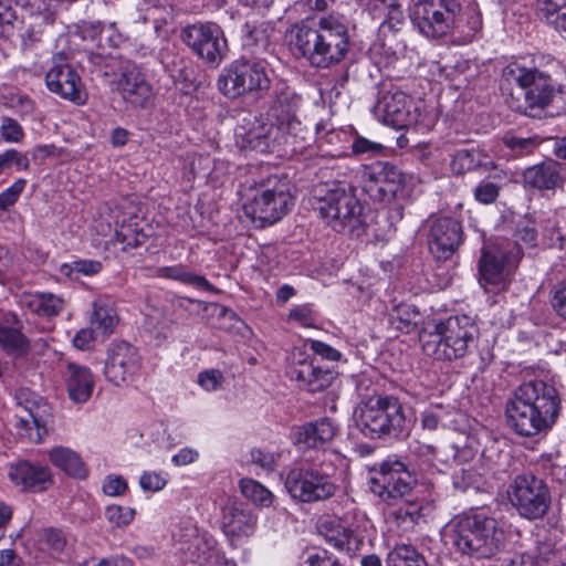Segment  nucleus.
<instances>
[{"mask_svg":"<svg viewBox=\"0 0 566 566\" xmlns=\"http://www.w3.org/2000/svg\"><path fill=\"white\" fill-rule=\"evenodd\" d=\"M516 84L522 91L524 101L514 99L511 108L528 116H535L549 106L557 112H566V69L556 60L549 59L527 63L514 61L502 71V87Z\"/></svg>","mask_w":566,"mask_h":566,"instance_id":"1","label":"nucleus"},{"mask_svg":"<svg viewBox=\"0 0 566 566\" xmlns=\"http://www.w3.org/2000/svg\"><path fill=\"white\" fill-rule=\"evenodd\" d=\"M562 409L557 389L543 380L520 385L506 405L509 426L520 436L533 437L552 428Z\"/></svg>","mask_w":566,"mask_h":566,"instance_id":"2","label":"nucleus"},{"mask_svg":"<svg viewBox=\"0 0 566 566\" xmlns=\"http://www.w3.org/2000/svg\"><path fill=\"white\" fill-rule=\"evenodd\" d=\"M295 49L308 63L318 69H327L342 62L350 48V36L346 24L336 17L318 20L315 27H296Z\"/></svg>","mask_w":566,"mask_h":566,"instance_id":"3","label":"nucleus"},{"mask_svg":"<svg viewBox=\"0 0 566 566\" xmlns=\"http://www.w3.org/2000/svg\"><path fill=\"white\" fill-rule=\"evenodd\" d=\"M442 537L462 555L481 559L491 558L503 548L505 533L494 517L472 513L453 517L443 527Z\"/></svg>","mask_w":566,"mask_h":566,"instance_id":"4","label":"nucleus"},{"mask_svg":"<svg viewBox=\"0 0 566 566\" xmlns=\"http://www.w3.org/2000/svg\"><path fill=\"white\" fill-rule=\"evenodd\" d=\"M479 327L468 315L433 321L420 334L423 353L436 360L453 361L470 355L478 345Z\"/></svg>","mask_w":566,"mask_h":566,"instance_id":"5","label":"nucleus"},{"mask_svg":"<svg viewBox=\"0 0 566 566\" xmlns=\"http://www.w3.org/2000/svg\"><path fill=\"white\" fill-rule=\"evenodd\" d=\"M322 219L337 232H355L361 224L363 207L354 187L346 181L321 182L314 187Z\"/></svg>","mask_w":566,"mask_h":566,"instance_id":"6","label":"nucleus"},{"mask_svg":"<svg viewBox=\"0 0 566 566\" xmlns=\"http://www.w3.org/2000/svg\"><path fill=\"white\" fill-rule=\"evenodd\" d=\"M358 430L367 438L398 437L405 429L403 408L397 398L373 395L363 399L354 410Z\"/></svg>","mask_w":566,"mask_h":566,"instance_id":"7","label":"nucleus"},{"mask_svg":"<svg viewBox=\"0 0 566 566\" xmlns=\"http://www.w3.org/2000/svg\"><path fill=\"white\" fill-rule=\"evenodd\" d=\"M293 206L291 185L286 177L271 176L262 180L243 202L244 214L261 227L281 220Z\"/></svg>","mask_w":566,"mask_h":566,"instance_id":"8","label":"nucleus"},{"mask_svg":"<svg viewBox=\"0 0 566 566\" xmlns=\"http://www.w3.org/2000/svg\"><path fill=\"white\" fill-rule=\"evenodd\" d=\"M219 91L228 98L249 96L264 98L272 85L262 61L235 60L226 66L218 76Z\"/></svg>","mask_w":566,"mask_h":566,"instance_id":"9","label":"nucleus"},{"mask_svg":"<svg viewBox=\"0 0 566 566\" xmlns=\"http://www.w3.org/2000/svg\"><path fill=\"white\" fill-rule=\"evenodd\" d=\"M332 465L305 462L291 469L284 480L287 493L301 503H315L333 497L338 491Z\"/></svg>","mask_w":566,"mask_h":566,"instance_id":"10","label":"nucleus"},{"mask_svg":"<svg viewBox=\"0 0 566 566\" xmlns=\"http://www.w3.org/2000/svg\"><path fill=\"white\" fill-rule=\"evenodd\" d=\"M417 480L398 459L388 458L370 469L369 489L387 505H397L408 497Z\"/></svg>","mask_w":566,"mask_h":566,"instance_id":"11","label":"nucleus"},{"mask_svg":"<svg viewBox=\"0 0 566 566\" xmlns=\"http://www.w3.org/2000/svg\"><path fill=\"white\" fill-rule=\"evenodd\" d=\"M507 497L518 515L528 521L543 518L552 504L547 483L533 473L517 474L509 485Z\"/></svg>","mask_w":566,"mask_h":566,"instance_id":"12","label":"nucleus"},{"mask_svg":"<svg viewBox=\"0 0 566 566\" xmlns=\"http://www.w3.org/2000/svg\"><path fill=\"white\" fill-rule=\"evenodd\" d=\"M462 10L459 0H418L410 13L415 28L429 39H439L450 33Z\"/></svg>","mask_w":566,"mask_h":566,"instance_id":"13","label":"nucleus"},{"mask_svg":"<svg viewBox=\"0 0 566 566\" xmlns=\"http://www.w3.org/2000/svg\"><path fill=\"white\" fill-rule=\"evenodd\" d=\"M181 39L191 52L210 67H218L227 57L229 46L222 28L214 22L185 27Z\"/></svg>","mask_w":566,"mask_h":566,"instance_id":"14","label":"nucleus"},{"mask_svg":"<svg viewBox=\"0 0 566 566\" xmlns=\"http://www.w3.org/2000/svg\"><path fill=\"white\" fill-rule=\"evenodd\" d=\"M17 407L27 416L17 415V426L28 431L29 439L33 442H42L50 433L54 424L52 406L42 397L28 388H19L13 395Z\"/></svg>","mask_w":566,"mask_h":566,"instance_id":"15","label":"nucleus"},{"mask_svg":"<svg viewBox=\"0 0 566 566\" xmlns=\"http://www.w3.org/2000/svg\"><path fill=\"white\" fill-rule=\"evenodd\" d=\"M237 144L241 148H249L260 153L272 151L275 144H294L286 142V135L268 116L247 114L237 124L234 129Z\"/></svg>","mask_w":566,"mask_h":566,"instance_id":"16","label":"nucleus"},{"mask_svg":"<svg viewBox=\"0 0 566 566\" xmlns=\"http://www.w3.org/2000/svg\"><path fill=\"white\" fill-rule=\"evenodd\" d=\"M374 111L386 125L399 129L417 125L422 116L420 106L405 92L394 87L380 93Z\"/></svg>","mask_w":566,"mask_h":566,"instance_id":"17","label":"nucleus"},{"mask_svg":"<svg viewBox=\"0 0 566 566\" xmlns=\"http://www.w3.org/2000/svg\"><path fill=\"white\" fill-rule=\"evenodd\" d=\"M360 179L364 191L375 201H390L403 184V175L398 167L382 161L364 166Z\"/></svg>","mask_w":566,"mask_h":566,"instance_id":"18","label":"nucleus"},{"mask_svg":"<svg viewBox=\"0 0 566 566\" xmlns=\"http://www.w3.org/2000/svg\"><path fill=\"white\" fill-rule=\"evenodd\" d=\"M142 367L138 349L127 342H114L108 346L104 366L105 378L114 386L127 385Z\"/></svg>","mask_w":566,"mask_h":566,"instance_id":"19","label":"nucleus"},{"mask_svg":"<svg viewBox=\"0 0 566 566\" xmlns=\"http://www.w3.org/2000/svg\"><path fill=\"white\" fill-rule=\"evenodd\" d=\"M301 105V96L293 88L284 83L275 85L273 99L268 116L275 119V124L286 135V142L291 139L293 143L303 132V126L296 118V112Z\"/></svg>","mask_w":566,"mask_h":566,"instance_id":"20","label":"nucleus"},{"mask_svg":"<svg viewBox=\"0 0 566 566\" xmlns=\"http://www.w3.org/2000/svg\"><path fill=\"white\" fill-rule=\"evenodd\" d=\"M45 84L50 92L76 105L87 101V93L77 72L64 62L62 55L53 57V65L46 72Z\"/></svg>","mask_w":566,"mask_h":566,"instance_id":"21","label":"nucleus"},{"mask_svg":"<svg viewBox=\"0 0 566 566\" xmlns=\"http://www.w3.org/2000/svg\"><path fill=\"white\" fill-rule=\"evenodd\" d=\"M523 256L518 247L488 245L483 249L479 261L480 279L486 284H497L503 280L504 273H510Z\"/></svg>","mask_w":566,"mask_h":566,"instance_id":"22","label":"nucleus"},{"mask_svg":"<svg viewBox=\"0 0 566 566\" xmlns=\"http://www.w3.org/2000/svg\"><path fill=\"white\" fill-rule=\"evenodd\" d=\"M8 478L22 492H44L53 484V473L50 467L28 460L10 463Z\"/></svg>","mask_w":566,"mask_h":566,"instance_id":"23","label":"nucleus"},{"mask_svg":"<svg viewBox=\"0 0 566 566\" xmlns=\"http://www.w3.org/2000/svg\"><path fill=\"white\" fill-rule=\"evenodd\" d=\"M462 241L461 223L450 217L437 218L432 221L428 235L431 254L439 261L448 260L458 250Z\"/></svg>","mask_w":566,"mask_h":566,"instance_id":"24","label":"nucleus"},{"mask_svg":"<svg viewBox=\"0 0 566 566\" xmlns=\"http://www.w3.org/2000/svg\"><path fill=\"white\" fill-rule=\"evenodd\" d=\"M317 530L328 544L348 556H354L364 545L363 536L350 528L346 520L338 516H322Z\"/></svg>","mask_w":566,"mask_h":566,"instance_id":"25","label":"nucleus"},{"mask_svg":"<svg viewBox=\"0 0 566 566\" xmlns=\"http://www.w3.org/2000/svg\"><path fill=\"white\" fill-rule=\"evenodd\" d=\"M565 179L566 167L551 158L527 167L523 172L524 186L537 190H554L562 187Z\"/></svg>","mask_w":566,"mask_h":566,"instance_id":"26","label":"nucleus"},{"mask_svg":"<svg viewBox=\"0 0 566 566\" xmlns=\"http://www.w3.org/2000/svg\"><path fill=\"white\" fill-rule=\"evenodd\" d=\"M273 32L272 22L255 15L249 17L241 28L242 45L251 54L262 55L270 50Z\"/></svg>","mask_w":566,"mask_h":566,"instance_id":"27","label":"nucleus"},{"mask_svg":"<svg viewBox=\"0 0 566 566\" xmlns=\"http://www.w3.org/2000/svg\"><path fill=\"white\" fill-rule=\"evenodd\" d=\"M69 397L76 403L86 402L93 392L94 377L88 367L67 363L64 371Z\"/></svg>","mask_w":566,"mask_h":566,"instance_id":"28","label":"nucleus"},{"mask_svg":"<svg viewBox=\"0 0 566 566\" xmlns=\"http://www.w3.org/2000/svg\"><path fill=\"white\" fill-rule=\"evenodd\" d=\"M335 431L331 420L319 419L297 427L293 433V441L300 448L318 449L333 439Z\"/></svg>","mask_w":566,"mask_h":566,"instance_id":"29","label":"nucleus"},{"mask_svg":"<svg viewBox=\"0 0 566 566\" xmlns=\"http://www.w3.org/2000/svg\"><path fill=\"white\" fill-rule=\"evenodd\" d=\"M118 86L123 98L133 106L144 107L154 95L151 85L136 69L123 73Z\"/></svg>","mask_w":566,"mask_h":566,"instance_id":"30","label":"nucleus"},{"mask_svg":"<svg viewBox=\"0 0 566 566\" xmlns=\"http://www.w3.org/2000/svg\"><path fill=\"white\" fill-rule=\"evenodd\" d=\"M256 518L249 511L234 504L222 507L221 528L227 536H249L253 533Z\"/></svg>","mask_w":566,"mask_h":566,"instance_id":"31","label":"nucleus"},{"mask_svg":"<svg viewBox=\"0 0 566 566\" xmlns=\"http://www.w3.org/2000/svg\"><path fill=\"white\" fill-rule=\"evenodd\" d=\"M292 379L300 382V387L310 391L317 392L325 389L332 379V375L327 370L315 367L312 361H300L290 370Z\"/></svg>","mask_w":566,"mask_h":566,"instance_id":"32","label":"nucleus"},{"mask_svg":"<svg viewBox=\"0 0 566 566\" xmlns=\"http://www.w3.org/2000/svg\"><path fill=\"white\" fill-rule=\"evenodd\" d=\"M48 457L54 467L70 476L83 480L88 474V470L81 455L67 447H54L48 452Z\"/></svg>","mask_w":566,"mask_h":566,"instance_id":"33","label":"nucleus"},{"mask_svg":"<svg viewBox=\"0 0 566 566\" xmlns=\"http://www.w3.org/2000/svg\"><path fill=\"white\" fill-rule=\"evenodd\" d=\"M19 303L22 308H27L34 314L46 317L57 315L63 310L64 305V302L60 296L44 292H25L20 296Z\"/></svg>","mask_w":566,"mask_h":566,"instance_id":"34","label":"nucleus"},{"mask_svg":"<svg viewBox=\"0 0 566 566\" xmlns=\"http://www.w3.org/2000/svg\"><path fill=\"white\" fill-rule=\"evenodd\" d=\"M156 276L178 281L182 284L193 286L198 290L213 291V285L200 274L190 271L186 265L176 264L156 269Z\"/></svg>","mask_w":566,"mask_h":566,"instance_id":"35","label":"nucleus"},{"mask_svg":"<svg viewBox=\"0 0 566 566\" xmlns=\"http://www.w3.org/2000/svg\"><path fill=\"white\" fill-rule=\"evenodd\" d=\"M213 541L206 535L180 544L179 552L185 564L203 566L212 556Z\"/></svg>","mask_w":566,"mask_h":566,"instance_id":"36","label":"nucleus"},{"mask_svg":"<svg viewBox=\"0 0 566 566\" xmlns=\"http://www.w3.org/2000/svg\"><path fill=\"white\" fill-rule=\"evenodd\" d=\"M56 15L51 10L39 12L32 17V21L22 34V44L24 49H31L41 42L50 33L55 22Z\"/></svg>","mask_w":566,"mask_h":566,"instance_id":"37","label":"nucleus"},{"mask_svg":"<svg viewBox=\"0 0 566 566\" xmlns=\"http://www.w3.org/2000/svg\"><path fill=\"white\" fill-rule=\"evenodd\" d=\"M543 237L551 248L566 249V211L554 212L543 221Z\"/></svg>","mask_w":566,"mask_h":566,"instance_id":"38","label":"nucleus"},{"mask_svg":"<svg viewBox=\"0 0 566 566\" xmlns=\"http://www.w3.org/2000/svg\"><path fill=\"white\" fill-rule=\"evenodd\" d=\"M91 324L101 335L112 334L118 324L115 308L104 300H96L93 303Z\"/></svg>","mask_w":566,"mask_h":566,"instance_id":"39","label":"nucleus"},{"mask_svg":"<svg viewBox=\"0 0 566 566\" xmlns=\"http://www.w3.org/2000/svg\"><path fill=\"white\" fill-rule=\"evenodd\" d=\"M13 321L14 315H7L0 322V345L8 353H24L28 349V339L19 328L10 326Z\"/></svg>","mask_w":566,"mask_h":566,"instance_id":"40","label":"nucleus"},{"mask_svg":"<svg viewBox=\"0 0 566 566\" xmlns=\"http://www.w3.org/2000/svg\"><path fill=\"white\" fill-rule=\"evenodd\" d=\"M537 10L548 24L566 38V0H537Z\"/></svg>","mask_w":566,"mask_h":566,"instance_id":"41","label":"nucleus"},{"mask_svg":"<svg viewBox=\"0 0 566 566\" xmlns=\"http://www.w3.org/2000/svg\"><path fill=\"white\" fill-rule=\"evenodd\" d=\"M114 240L123 245V250L134 249L146 242L147 234L139 227L135 218L127 223L122 222L120 226L115 229Z\"/></svg>","mask_w":566,"mask_h":566,"instance_id":"42","label":"nucleus"},{"mask_svg":"<svg viewBox=\"0 0 566 566\" xmlns=\"http://www.w3.org/2000/svg\"><path fill=\"white\" fill-rule=\"evenodd\" d=\"M241 493L253 504L261 507H269L273 503L274 495L264 485L253 479L240 480Z\"/></svg>","mask_w":566,"mask_h":566,"instance_id":"43","label":"nucleus"},{"mask_svg":"<svg viewBox=\"0 0 566 566\" xmlns=\"http://www.w3.org/2000/svg\"><path fill=\"white\" fill-rule=\"evenodd\" d=\"M387 566H427L424 558L410 545H397L387 556Z\"/></svg>","mask_w":566,"mask_h":566,"instance_id":"44","label":"nucleus"},{"mask_svg":"<svg viewBox=\"0 0 566 566\" xmlns=\"http://www.w3.org/2000/svg\"><path fill=\"white\" fill-rule=\"evenodd\" d=\"M373 19L380 20V31L382 33L386 30L397 32L400 30L405 22L403 12L398 1L394 6H386V9H378L370 12Z\"/></svg>","mask_w":566,"mask_h":566,"instance_id":"45","label":"nucleus"},{"mask_svg":"<svg viewBox=\"0 0 566 566\" xmlns=\"http://www.w3.org/2000/svg\"><path fill=\"white\" fill-rule=\"evenodd\" d=\"M485 155L479 149H460L453 156L451 161L452 171L462 175L472 171L483 165Z\"/></svg>","mask_w":566,"mask_h":566,"instance_id":"46","label":"nucleus"},{"mask_svg":"<svg viewBox=\"0 0 566 566\" xmlns=\"http://www.w3.org/2000/svg\"><path fill=\"white\" fill-rule=\"evenodd\" d=\"M102 270V264L94 260H76L63 263L59 268L60 275L70 280H78L81 275H95Z\"/></svg>","mask_w":566,"mask_h":566,"instance_id":"47","label":"nucleus"},{"mask_svg":"<svg viewBox=\"0 0 566 566\" xmlns=\"http://www.w3.org/2000/svg\"><path fill=\"white\" fill-rule=\"evenodd\" d=\"M542 139L538 136L522 137L514 134H505L503 137L504 145L510 148L514 155L523 156L533 153Z\"/></svg>","mask_w":566,"mask_h":566,"instance_id":"48","label":"nucleus"},{"mask_svg":"<svg viewBox=\"0 0 566 566\" xmlns=\"http://www.w3.org/2000/svg\"><path fill=\"white\" fill-rule=\"evenodd\" d=\"M419 312L407 304H400L390 314V323L395 328L403 333H409L416 324Z\"/></svg>","mask_w":566,"mask_h":566,"instance_id":"49","label":"nucleus"},{"mask_svg":"<svg viewBox=\"0 0 566 566\" xmlns=\"http://www.w3.org/2000/svg\"><path fill=\"white\" fill-rule=\"evenodd\" d=\"M391 515L397 520L408 524H415L421 517V505L417 501H410L408 497L403 499Z\"/></svg>","mask_w":566,"mask_h":566,"instance_id":"50","label":"nucleus"},{"mask_svg":"<svg viewBox=\"0 0 566 566\" xmlns=\"http://www.w3.org/2000/svg\"><path fill=\"white\" fill-rule=\"evenodd\" d=\"M135 516V510L120 505H108L105 510L106 520L116 527L129 525Z\"/></svg>","mask_w":566,"mask_h":566,"instance_id":"51","label":"nucleus"},{"mask_svg":"<svg viewBox=\"0 0 566 566\" xmlns=\"http://www.w3.org/2000/svg\"><path fill=\"white\" fill-rule=\"evenodd\" d=\"M500 193V187L495 182L491 180H482L475 188H474V198L483 203V205H490L493 203Z\"/></svg>","mask_w":566,"mask_h":566,"instance_id":"52","label":"nucleus"},{"mask_svg":"<svg viewBox=\"0 0 566 566\" xmlns=\"http://www.w3.org/2000/svg\"><path fill=\"white\" fill-rule=\"evenodd\" d=\"M25 179H18L12 186L0 193V211H6L18 201L25 188Z\"/></svg>","mask_w":566,"mask_h":566,"instance_id":"53","label":"nucleus"},{"mask_svg":"<svg viewBox=\"0 0 566 566\" xmlns=\"http://www.w3.org/2000/svg\"><path fill=\"white\" fill-rule=\"evenodd\" d=\"M167 484L166 476L156 471H145L139 479V485L144 491L158 492Z\"/></svg>","mask_w":566,"mask_h":566,"instance_id":"54","label":"nucleus"},{"mask_svg":"<svg viewBox=\"0 0 566 566\" xmlns=\"http://www.w3.org/2000/svg\"><path fill=\"white\" fill-rule=\"evenodd\" d=\"M300 566H340L336 558L328 555L326 551L321 553H305L301 557Z\"/></svg>","mask_w":566,"mask_h":566,"instance_id":"55","label":"nucleus"},{"mask_svg":"<svg viewBox=\"0 0 566 566\" xmlns=\"http://www.w3.org/2000/svg\"><path fill=\"white\" fill-rule=\"evenodd\" d=\"M0 158L4 170L11 167H15L17 170H25L30 165L28 157L15 149H9L0 154Z\"/></svg>","mask_w":566,"mask_h":566,"instance_id":"56","label":"nucleus"},{"mask_svg":"<svg viewBox=\"0 0 566 566\" xmlns=\"http://www.w3.org/2000/svg\"><path fill=\"white\" fill-rule=\"evenodd\" d=\"M202 534L199 533V530L192 518H186L181 521L177 527V531L174 532V537L179 543V545L195 539V537H199Z\"/></svg>","mask_w":566,"mask_h":566,"instance_id":"57","label":"nucleus"},{"mask_svg":"<svg viewBox=\"0 0 566 566\" xmlns=\"http://www.w3.org/2000/svg\"><path fill=\"white\" fill-rule=\"evenodd\" d=\"M223 376L218 369H209L199 374L198 384L207 391H214L221 387Z\"/></svg>","mask_w":566,"mask_h":566,"instance_id":"58","label":"nucleus"},{"mask_svg":"<svg viewBox=\"0 0 566 566\" xmlns=\"http://www.w3.org/2000/svg\"><path fill=\"white\" fill-rule=\"evenodd\" d=\"M1 135L6 142L18 143L23 137V130L15 119L4 117L1 125Z\"/></svg>","mask_w":566,"mask_h":566,"instance_id":"59","label":"nucleus"},{"mask_svg":"<svg viewBox=\"0 0 566 566\" xmlns=\"http://www.w3.org/2000/svg\"><path fill=\"white\" fill-rule=\"evenodd\" d=\"M514 238L516 242V244L514 245L518 247L520 249L521 247L518 244L521 242L524 243L526 247H535L537 242V231L530 223L518 224L516 227Z\"/></svg>","mask_w":566,"mask_h":566,"instance_id":"60","label":"nucleus"},{"mask_svg":"<svg viewBox=\"0 0 566 566\" xmlns=\"http://www.w3.org/2000/svg\"><path fill=\"white\" fill-rule=\"evenodd\" d=\"M551 302L556 313L566 319V279L555 285Z\"/></svg>","mask_w":566,"mask_h":566,"instance_id":"61","label":"nucleus"},{"mask_svg":"<svg viewBox=\"0 0 566 566\" xmlns=\"http://www.w3.org/2000/svg\"><path fill=\"white\" fill-rule=\"evenodd\" d=\"M251 463L260 467L263 471L270 472L275 469L276 459L271 452L261 449H253L250 453Z\"/></svg>","mask_w":566,"mask_h":566,"instance_id":"62","label":"nucleus"},{"mask_svg":"<svg viewBox=\"0 0 566 566\" xmlns=\"http://www.w3.org/2000/svg\"><path fill=\"white\" fill-rule=\"evenodd\" d=\"M538 558L547 566H562V552L553 547L549 543H541L537 547Z\"/></svg>","mask_w":566,"mask_h":566,"instance_id":"63","label":"nucleus"},{"mask_svg":"<svg viewBox=\"0 0 566 566\" xmlns=\"http://www.w3.org/2000/svg\"><path fill=\"white\" fill-rule=\"evenodd\" d=\"M43 539L55 553H61L66 546V537L64 533L56 528L44 530Z\"/></svg>","mask_w":566,"mask_h":566,"instance_id":"64","label":"nucleus"}]
</instances>
